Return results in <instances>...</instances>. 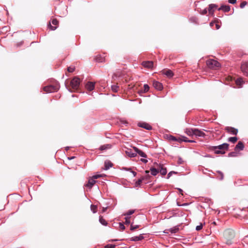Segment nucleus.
<instances>
[{"mask_svg":"<svg viewBox=\"0 0 248 248\" xmlns=\"http://www.w3.org/2000/svg\"><path fill=\"white\" fill-rule=\"evenodd\" d=\"M217 8V5L215 4H211L209 5L208 12L210 15L213 16L215 9Z\"/></svg>","mask_w":248,"mask_h":248,"instance_id":"nucleus-10","label":"nucleus"},{"mask_svg":"<svg viewBox=\"0 0 248 248\" xmlns=\"http://www.w3.org/2000/svg\"><path fill=\"white\" fill-rule=\"evenodd\" d=\"M125 154L127 155H128L131 157H135L137 155V153H132L131 152V150H128L126 151Z\"/></svg>","mask_w":248,"mask_h":248,"instance_id":"nucleus-25","label":"nucleus"},{"mask_svg":"<svg viewBox=\"0 0 248 248\" xmlns=\"http://www.w3.org/2000/svg\"><path fill=\"white\" fill-rule=\"evenodd\" d=\"M244 82L243 79L242 78H237L235 80V83L237 85L239 86V87H241Z\"/></svg>","mask_w":248,"mask_h":248,"instance_id":"nucleus-28","label":"nucleus"},{"mask_svg":"<svg viewBox=\"0 0 248 248\" xmlns=\"http://www.w3.org/2000/svg\"><path fill=\"white\" fill-rule=\"evenodd\" d=\"M191 202H184L183 204H181V202H176L177 206H187L189 205Z\"/></svg>","mask_w":248,"mask_h":248,"instance_id":"nucleus-33","label":"nucleus"},{"mask_svg":"<svg viewBox=\"0 0 248 248\" xmlns=\"http://www.w3.org/2000/svg\"><path fill=\"white\" fill-rule=\"evenodd\" d=\"M99 222L103 225H107V221L102 217H99Z\"/></svg>","mask_w":248,"mask_h":248,"instance_id":"nucleus-30","label":"nucleus"},{"mask_svg":"<svg viewBox=\"0 0 248 248\" xmlns=\"http://www.w3.org/2000/svg\"><path fill=\"white\" fill-rule=\"evenodd\" d=\"M21 197L18 195H12L8 197V201L10 200L12 201L20 200Z\"/></svg>","mask_w":248,"mask_h":248,"instance_id":"nucleus-19","label":"nucleus"},{"mask_svg":"<svg viewBox=\"0 0 248 248\" xmlns=\"http://www.w3.org/2000/svg\"><path fill=\"white\" fill-rule=\"evenodd\" d=\"M229 146L228 143H224L218 146H212L211 149L216 154H224L225 151L228 150Z\"/></svg>","mask_w":248,"mask_h":248,"instance_id":"nucleus-1","label":"nucleus"},{"mask_svg":"<svg viewBox=\"0 0 248 248\" xmlns=\"http://www.w3.org/2000/svg\"><path fill=\"white\" fill-rule=\"evenodd\" d=\"M135 212V210L132 209V210H129L127 212L124 213L123 214V216H127V217H130V215L134 214Z\"/></svg>","mask_w":248,"mask_h":248,"instance_id":"nucleus-27","label":"nucleus"},{"mask_svg":"<svg viewBox=\"0 0 248 248\" xmlns=\"http://www.w3.org/2000/svg\"><path fill=\"white\" fill-rule=\"evenodd\" d=\"M121 240H122L121 239ZM120 241V240H118V239H111V240H110L109 241H111V242H115V241Z\"/></svg>","mask_w":248,"mask_h":248,"instance_id":"nucleus-56","label":"nucleus"},{"mask_svg":"<svg viewBox=\"0 0 248 248\" xmlns=\"http://www.w3.org/2000/svg\"><path fill=\"white\" fill-rule=\"evenodd\" d=\"M194 135L198 137H204L205 134L202 131L198 129H195Z\"/></svg>","mask_w":248,"mask_h":248,"instance_id":"nucleus-21","label":"nucleus"},{"mask_svg":"<svg viewBox=\"0 0 248 248\" xmlns=\"http://www.w3.org/2000/svg\"><path fill=\"white\" fill-rule=\"evenodd\" d=\"M244 148V145L243 143L241 141H239L237 144L236 145L234 149L236 151H237L239 150H243Z\"/></svg>","mask_w":248,"mask_h":248,"instance_id":"nucleus-18","label":"nucleus"},{"mask_svg":"<svg viewBox=\"0 0 248 248\" xmlns=\"http://www.w3.org/2000/svg\"><path fill=\"white\" fill-rule=\"evenodd\" d=\"M75 157L74 156H73L72 157H71L70 159H73Z\"/></svg>","mask_w":248,"mask_h":248,"instance_id":"nucleus-61","label":"nucleus"},{"mask_svg":"<svg viewBox=\"0 0 248 248\" xmlns=\"http://www.w3.org/2000/svg\"><path fill=\"white\" fill-rule=\"evenodd\" d=\"M144 238V237L142 234H140L139 236H135L131 237V241H139L142 240Z\"/></svg>","mask_w":248,"mask_h":248,"instance_id":"nucleus-20","label":"nucleus"},{"mask_svg":"<svg viewBox=\"0 0 248 248\" xmlns=\"http://www.w3.org/2000/svg\"><path fill=\"white\" fill-rule=\"evenodd\" d=\"M213 24V22H211V23H210V25H211V26H212Z\"/></svg>","mask_w":248,"mask_h":248,"instance_id":"nucleus-60","label":"nucleus"},{"mask_svg":"<svg viewBox=\"0 0 248 248\" xmlns=\"http://www.w3.org/2000/svg\"><path fill=\"white\" fill-rule=\"evenodd\" d=\"M217 172L219 174V177L220 180H222L223 179V174L220 171H217Z\"/></svg>","mask_w":248,"mask_h":248,"instance_id":"nucleus-41","label":"nucleus"},{"mask_svg":"<svg viewBox=\"0 0 248 248\" xmlns=\"http://www.w3.org/2000/svg\"><path fill=\"white\" fill-rule=\"evenodd\" d=\"M150 170L151 172V174L154 176H155L159 172L158 167H157L156 169L155 168H151L150 169Z\"/></svg>","mask_w":248,"mask_h":248,"instance_id":"nucleus-24","label":"nucleus"},{"mask_svg":"<svg viewBox=\"0 0 248 248\" xmlns=\"http://www.w3.org/2000/svg\"><path fill=\"white\" fill-rule=\"evenodd\" d=\"M140 160L145 163H146L148 162V160L146 159H141Z\"/></svg>","mask_w":248,"mask_h":248,"instance_id":"nucleus-52","label":"nucleus"},{"mask_svg":"<svg viewBox=\"0 0 248 248\" xmlns=\"http://www.w3.org/2000/svg\"><path fill=\"white\" fill-rule=\"evenodd\" d=\"M157 167L158 168L159 172H160V173L162 175H165L167 173V169L165 168H164L163 165L161 164H157Z\"/></svg>","mask_w":248,"mask_h":248,"instance_id":"nucleus-13","label":"nucleus"},{"mask_svg":"<svg viewBox=\"0 0 248 248\" xmlns=\"http://www.w3.org/2000/svg\"><path fill=\"white\" fill-rule=\"evenodd\" d=\"M75 69V66H69L67 68V71L70 72L72 73L74 71Z\"/></svg>","mask_w":248,"mask_h":248,"instance_id":"nucleus-37","label":"nucleus"},{"mask_svg":"<svg viewBox=\"0 0 248 248\" xmlns=\"http://www.w3.org/2000/svg\"><path fill=\"white\" fill-rule=\"evenodd\" d=\"M125 224H129L130 223V217H127L125 216Z\"/></svg>","mask_w":248,"mask_h":248,"instance_id":"nucleus-35","label":"nucleus"},{"mask_svg":"<svg viewBox=\"0 0 248 248\" xmlns=\"http://www.w3.org/2000/svg\"><path fill=\"white\" fill-rule=\"evenodd\" d=\"M123 169L124 170H129V171H130L132 173V174H133L134 176H135L136 175V174H137V173L135 171L132 170L130 168L128 169V168H123Z\"/></svg>","mask_w":248,"mask_h":248,"instance_id":"nucleus-36","label":"nucleus"},{"mask_svg":"<svg viewBox=\"0 0 248 248\" xmlns=\"http://www.w3.org/2000/svg\"><path fill=\"white\" fill-rule=\"evenodd\" d=\"M142 65L145 68L152 69L154 67V62L153 61H144L141 63Z\"/></svg>","mask_w":248,"mask_h":248,"instance_id":"nucleus-7","label":"nucleus"},{"mask_svg":"<svg viewBox=\"0 0 248 248\" xmlns=\"http://www.w3.org/2000/svg\"><path fill=\"white\" fill-rule=\"evenodd\" d=\"M149 86L147 84H145L144 85V92H147L149 91Z\"/></svg>","mask_w":248,"mask_h":248,"instance_id":"nucleus-42","label":"nucleus"},{"mask_svg":"<svg viewBox=\"0 0 248 248\" xmlns=\"http://www.w3.org/2000/svg\"><path fill=\"white\" fill-rule=\"evenodd\" d=\"M59 84L57 82L55 85H50L44 87L43 90L46 93H49L57 92L59 90Z\"/></svg>","mask_w":248,"mask_h":248,"instance_id":"nucleus-3","label":"nucleus"},{"mask_svg":"<svg viewBox=\"0 0 248 248\" xmlns=\"http://www.w3.org/2000/svg\"><path fill=\"white\" fill-rule=\"evenodd\" d=\"M119 227L122 230H124L125 229V226H124L123 223H119Z\"/></svg>","mask_w":248,"mask_h":248,"instance_id":"nucleus-43","label":"nucleus"},{"mask_svg":"<svg viewBox=\"0 0 248 248\" xmlns=\"http://www.w3.org/2000/svg\"><path fill=\"white\" fill-rule=\"evenodd\" d=\"M153 86L155 89L159 91H161L163 89L162 84L160 82L157 81H153Z\"/></svg>","mask_w":248,"mask_h":248,"instance_id":"nucleus-9","label":"nucleus"},{"mask_svg":"<svg viewBox=\"0 0 248 248\" xmlns=\"http://www.w3.org/2000/svg\"><path fill=\"white\" fill-rule=\"evenodd\" d=\"M113 164L110 161H106L105 162V170H108L112 167Z\"/></svg>","mask_w":248,"mask_h":248,"instance_id":"nucleus-23","label":"nucleus"},{"mask_svg":"<svg viewBox=\"0 0 248 248\" xmlns=\"http://www.w3.org/2000/svg\"><path fill=\"white\" fill-rule=\"evenodd\" d=\"M241 69L244 75L248 76V62H246L242 64Z\"/></svg>","mask_w":248,"mask_h":248,"instance_id":"nucleus-6","label":"nucleus"},{"mask_svg":"<svg viewBox=\"0 0 248 248\" xmlns=\"http://www.w3.org/2000/svg\"><path fill=\"white\" fill-rule=\"evenodd\" d=\"M202 224H201L200 225H198L196 226V230L197 231H200V230H202Z\"/></svg>","mask_w":248,"mask_h":248,"instance_id":"nucleus-44","label":"nucleus"},{"mask_svg":"<svg viewBox=\"0 0 248 248\" xmlns=\"http://www.w3.org/2000/svg\"><path fill=\"white\" fill-rule=\"evenodd\" d=\"M207 12V10H206V9H204V10H202V11L200 12V13H201V14H202V15H205V14H206Z\"/></svg>","mask_w":248,"mask_h":248,"instance_id":"nucleus-49","label":"nucleus"},{"mask_svg":"<svg viewBox=\"0 0 248 248\" xmlns=\"http://www.w3.org/2000/svg\"><path fill=\"white\" fill-rule=\"evenodd\" d=\"M139 227V225H133L132 224H131V226H130V230L131 231H134L135 229L138 228Z\"/></svg>","mask_w":248,"mask_h":248,"instance_id":"nucleus-38","label":"nucleus"},{"mask_svg":"<svg viewBox=\"0 0 248 248\" xmlns=\"http://www.w3.org/2000/svg\"><path fill=\"white\" fill-rule=\"evenodd\" d=\"M183 139H179L178 140H177L176 139V137H173V136H170V140H173V141H178L179 142H181L182 141H186V142H193V141L192 140H186V137H183Z\"/></svg>","mask_w":248,"mask_h":248,"instance_id":"nucleus-15","label":"nucleus"},{"mask_svg":"<svg viewBox=\"0 0 248 248\" xmlns=\"http://www.w3.org/2000/svg\"><path fill=\"white\" fill-rule=\"evenodd\" d=\"M216 29L217 30L219 29L220 28V26L219 25H218L217 24H216Z\"/></svg>","mask_w":248,"mask_h":248,"instance_id":"nucleus-57","label":"nucleus"},{"mask_svg":"<svg viewBox=\"0 0 248 248\" xmlns=\"http://www.w3.org/2000/svg\"><path fill=\"white\" fill-rule=\"evenodd\" d=\"M229 156H235V152H231L229 154Z\"/></svg>","mask_w":248,"mask_h":248,"instance_id":"nucleus-50","label":"nucleus"},{"mask_svg":"<svg viewBox=\"0 0 248 248\" xmlns=\"http://www.w3.org/2000/svg\"><path fill=\"white\" fill-rule=\"evenodd\" d=\"M238 140V139L236 137H230L228 139V141L233 143H235Z\"/></svg>","mask_w":248,"mask_h":248,"instance_id":"nucleus-29","label":"nucleus"},{"mask_svg":"<svg viewBox=\"0 0 248 248\" xmlns=\"http://www.w3.org/2000/svg\"><path fill=\"white\" fill-rule=\"evenodd\" d=\"M104 58L99 56L96 58V61L97 62H101L103 61Z\"/></svg>","mask_w":248,"mask_h":248,"instance_id":"nucleus-39","label":"nucleus"},{"mask_svg":"<svg viewBox=\"0 0 248 248\" xmlns=\"http://www.w3.org/2000/svg\"><path fill=\"white\" fill-rule=\"evenodd\" d=\"M96 181L93 180L92 178L89 179L88 183L84 185V186L91 189L93 185L95 183Z\"/></svg>","mask_w":248,"mask_h":248,"instance_id":"nucleus-11","label":"nucleus"},{"mask_svg":"<svg viewBox=\"0 0 248 248\" xmlns=\"http://www.w3.org/2000/svg\"><path fill=\"white\" fill-rule=\"evenodd\" d=\"M213 223L214 224H215V225H216V223L215 221H214V222H213Z\"/></svg>","mask_w":248,"mask_h":248,"instance_id":"nucleus-62","label":"nucleus"},{"mask_svg":"<svg viewBox=\"0 0 248 248\" xmlns=\"http://www.w3.org/2000/svg\"><path fill=\"white\" fill-rule=\"evenodd\" d=\"M206 65L208 68L212 69H217L220 67V64L216 60L210 59L206 61Z\"/></svg>","mask_w":248,"mask_h":248,"instance_id":"nucleus-4","label":"nucleus"},{"mask_svg":"<svg viewBox=\"0 0 248 248\" xmlns=\"http://www.w3.org/2000/svg\"><path fill=\"white\" fill-rule=\"evenodd\" d=\"M232 232V231H230V230H228V231H226L225 232V233H230V232Z\"/></svg>","mask_w":248,"mask_h":248,"instance_id":"nucleus-58","label":"nucleus"},{"mask_svg":"<svg viewBox=\"0 0 248 248\" xmlns=\"http://www.w3.org/2000/svg\"><path fill=\"white\" fill-rule=\"evenodd\" d=\"M118 89L119 86H118L117 85H113L111 86L112 91L114 93L117 92L118 91Z\"/></svg>","mask_w":248,"mask_h":248,"instance_id":"nucleus-31","label":"nucleus"},{"mask_svg":"<svg viewBox=\"0 0 248 248\" xmlns=\"http://www.w3.org/2000/svg\"><path fill=\"white\" fill-rule=\"evenodd\" d=\"M138 126L147 130H151L152 128L150 124L146 123H140L138 124Z\"/></svg>","mask_w":248,"mask_h":248,"instance_id":"nucleus-14","label":"nucleus"},{"mask_svg":"<svg viewBox=\"0 0 248 248\" xmlns=\"http://www.w3.org/2000/svg\"><path fill=\"white\" fill-rule=\"evenodd\" d=\"M111 248L110 247V246H109V245H108H108H106V246H105V248Z\"/></svg>","mask_w":248,"mask_h":248,"instance_id":"nucleus-59","label":"nucleus"},{"mask_svg":"<svg viewBox=\"0 0 248 248\" xmlns=\"http://www.w3.org/2000/svg\"><path fill=\"white\" fill-rule=\"evenodd\" d=\"M218 10L219 11L222 10L225 12H228L230 10V7L229 5H222Z\"/></svg>","mask_w":248,"mask_h":248,"instance_id":"nucleus-22","label":"nucleus"},{"mask_svg":"<svg viewBox=\"0 0 248 248\" xmlns=\"http://www.w3.org/2000/svg\"><path fill=\"white\" fill-rule=\"evenodd\" d=\"M195 129H186V133L189 136L194 135Z\"/></svg>","mask_w":248,"mask_h":248,"instance_id":"nucleus-26","label":"nucleus"},{"mask_svg":"<svg viewBox=\"0 0 248 248\" xmlns=\"http://www.w3.org/2000/svg\"><path fill=\"white\" fill-rule=\"evenodd\" d=\"M225 130L228 133L234 135H236L238 133V129H236L234 127H231V126H227L225 128Z\"/></svg>","mask_w":248,"mask_h":248,"instance_id":"nucleus-5","label":"nucleus"},{"mask_svg":"<svg viewBox=\"0 0 248 248\" xmlns=\"http://www.w3.org/2000/svg\"><path fill=\"white\" fill-rule=\"evenodd\" d=\"M52 24L55 26H52L50 23L48 24V27L51 30H55L57 28V26L58 25L59 21L56 19H53L52 20Z\"/></svg>","mask_w":248,"mask_h":248,"instance_id":"nucleus-12","label":"nucleus"},{"mask_svg":"<svg viewBox=\"0 0 248 248\" xmlns=\"http://www.w3.org/2000/svg\"><path fill=\"white\" fill-rule=\"evenodd\" d=\"M91 210L93 213H95L97 212V206L92 204L91 205Z\"/></svg>","mask_w":248,"mask_h":248,"instance_id":"nucleus-32","label":"nucleus"},{"mask_svg":"<svg viewBox=\"0 0 248 248\" xmlns=\"http://www.w3.org/2000/svg\"><path fill=\"white\" fill-rule=\"evenodd\" d=\"M102 177L101 175H93L92 178L93 179V180H95V179H96L97 178H99L100 177Z\"/></svg>","mask_w":248,"mask_h":248,"instance_id":"nucleus-45","label":"nucleus"},{"mask_svg":"<svg viewBox=\"0 0 248 248\" xmlns=\"http://www.w3.org/2000/svg\"><path fill=\"white\" fill-rule=\"evenodd\" d=\"M85 87L88 91H91L94 88V83L89 81L86 83Z\"/></svg>","mask_w":248,"mask_h":248,"instance_id":"nucleus-17","label":"nucleus"},{"mask_svg":"<svg viewBox=\"0 0 248 248\" xmlns=\"http://www.w3.org/2000/svg\"><path fill=\"white\" fill-rule=\"evenodd\" d=\"M144 178L142 177L137 182V185H140V184L142 182V181L144 180Z\"/></svg>","mask_w":248,"mask_h":248,"instance_id":"nucleus-48","label":"nucleus"},{"mask_svg":"<svg viewBox=\"0 0 248 248\" xmlns=\"http://www.w3.org/2000/svg\"><path fill=\"white\" fill-rule=\"evenodd\" d=\"M229 3L232 4H234L236 2V0H228Z\"/></svg>","mask_w":248,"mask_h":248,"instance_id":"nucleus-51","label":"nucleus"},{"mask_svg":"<svg viewBox=\"0 0 248 248\" xmlns=\"http://www.w3.org/2000/svg\"><path fill=\"white\" fill-rule=\"evenodd\" d=\"M145 173L147 174L149 173V170H146ZM149 177V175H147V176H146V179H148V178Z\"/></svg>","mask_w":248,"mask_h":248,"instance_id":"nucleus-54","label":"nucleus"},{"mask_svg":"<svg viewBox=\"0 0 248 248\" xmlns=\"http://www.w3.org/2000/svg\"><path fill=\"white\" fill-rule=\"evenodd\" d=\"M110 148V146L108 144L102 145L100 147V150L101 151L105 150L108 148Z\"/></svg>","mask_w":248,"mask_h":248,"instance_id":"nucleus-34","label":"nucleus"},{"mask_svg":"<svg viewBox=\"0 0 248 248\" xmlns=\"http://www.w3.org/2000/svg\"><path fill=\"white\" fill-rule=\"evenodd\" d=\"M247 4V2L246 1H242L240 5V7L241 8H243Z\"/></svg>","mask_w":248,"mask_h":248,"instance_id":"nucleus-40","label":"nucleus"},{"mask_svg":"<svg viewBox=\"0 0 248 248\" xmlns=\"http://www.w3.org/2000/svg\"><path fill=\"white\" fill-rule=\"evenodd\" d=\"M180 191L181 192H182V190H181V189H180Z\"/></svg>","mask_w":248,"mask_h":248,"instance_id":"nucleus-63","label":"nucleus"},{"mask_svg":"<svg viewBox=\"0 0 248 248\" xmlns=\"http://www.w3.org/2000/svg\"><path fill=\"white\" fill-rule=\"evenodd\" d=\"M173 173L175 174L176 173V172L173 171L170 172L168 174L167 178H169Z\"/></svg>","mask_w":248,"mask_h":248,"instance_id":"nucleus-47","label":"nucleus"},{"mask_svg":"<svg viewBox=\"0 0 248 248\" xmlns=\"http://www.w3.org/2000/svg\"><path fill=\"white\" fill-rule=\"evenodd\" d=\"M108 207H103V209H102V212H105L106 211Z\"/></svg>","mask_w":248,"mask_h":248,"instance_id":"nucleus-55","label":"nucleus"},{"mask_svg":"<svg viewBox=\"0 0 248 248\" xmlns=\"http://www.w3.org/2000/svg\"><path fill=\"white\" fill-rule=\"evenodd\" d=\"M163 75L166 76L168 78H171L173 76L174 74L172 71L170 69H164L161 71Z\"/></svg>","mask_w":248,"mask_h":248,"instance_id":"nucleus-8","label":"nucleus"},{"mask_svg":"<svg viewBox=\"0 0 248 248\" xmlns=\"http://www.w3.org/2000/svg\"><path fill=\"white\" fill-rule=\"evenodd\" d=\"M80 79L78 77H75L70 82V85L67 88L71 92L77 91L79 86Z\"/></svg>","mask_w":248,"mask_h":248,"instance_id":"nucleus-2","label":"nucleus"},{"mask_svg":"<svg viewBox=\"0 0 248 248\" xmlns=\"http://www.w3.org/2000/svg\"><path fill=\"white\" fill-rule=\"evenodd\" d=\"M108 245H109V246H110V247L111 248H115L116 247L115 245H114V244H108Z\"/></svg>","mask_w":248,"mask_h":248,"instance_id":"nucleus-53","label":"nucleus"},{"mask_svg":"<svg viewBox=\"0 0 248 248\" xmlns=\"http://www.w3.org/2000/svg\"><path fill=\"white\" fill-rule=\"evenodd\" d=\"M178 230L179 229L178 228H176L174 229H171L170 232L171 233H176V232H177Z\"/></svg>","mask_w":248,"mask_h":248,"instance_id":"nucleus-46","label":"nucleus"},{"mask_svg":"<svg viewBox=\"0 0 248 248\" xmlns=\"http://www.w3.org/2000/svg\"><path fill=\"white\" fill-rule=\"evenodd\" d=\"M133 148L134 150V151L136 152V153L138 154L140 156L145 158L147 157L146 154L141 150L139 149L137 147H133Z\"/></svg>","mask_w":248,"mask_h":248,"instance_id":"nucleus-16","label":"nucleus"}]
</instances>
